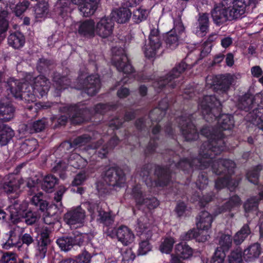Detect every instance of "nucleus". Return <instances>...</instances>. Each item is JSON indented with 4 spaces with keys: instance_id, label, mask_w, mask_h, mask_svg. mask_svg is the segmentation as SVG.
Masks as SVG:
<instances>
[{
    "instance_id": "72a5a7b5",
    "label": "nucleus",
    "mask_w": 263,
    "mask_h": 263,
    "mask_svg": "<svg viewBox=\"0 0 263 263\" xmlns=\"http://www.w3.org/2000/svg\"><path fill=\"white\" fill-rule=\"evenodd\" d=\"M132 12L127 8H120L114 11L112 16L118 23H125L127 22L131 17Z\"/></svg>"
},
{
    "instance_id": "0e129e2a",
    "label": "nucleus",
    "mask_w": 263,
    "mask_h": 263,
    "mask_svg": "<svg viewBox=\"0 0 263 263\" xmlns=\"http://www.w3.org/2000/svg\"><path fill=\"white\" fill-rule=\"evenodd\" d=\"M253 101L251 98L245 97L240 100V102L239 104V107L242 109L248 111L252 108L251 105Z\"/></svg>"
},
{
    "instance_id": "c756f323",
    "label": "nucleus",
    "mask_w": 263,
    "mask_h": 263,
    "mask_svg": "<svg viewBox=\"0 0 263 263\" xmlns=\"http://www.w3.org/2000/svg\"><path fill=\"white\" fill-rule=\"evenodd\" d=\"M14 136V132L9 126L0 123V144L7 145Z\"/></svg>"
},
{
    "instance_id": "4d7b16f0",
    "label": "nucleus",
    "mask_w": 263,
    "mask_h": 263,
    "mask_svg": "<svg viewBox=\"0 0 263 263\" xmlns=\"http://www.w3.org/2000/svg\"><path fill=\"white\" fill-rule=\"evenodd\" d=\"M229 263H243L242 253L240 249L233 251L229 256Z\"/></svg>"
},
{
    "instance_id": "58836bf2",
    "label": "nucleus",
    "mask_w": 263,
    "mask_h": 263,
    "mask_svg": "<svg viewBox=\"0 0 263 263\" xmlns=\"http://www.w3.org/2000/svg\"><path fill=\"white\" fill-rule=\"evenodd\" d=\"M87 163V162L85 159L76 153L71 154L68 160V164L70 165L78 168L85 167Z\"/></svg>"
},
{
    "instance_id": "423d86ee",
    "label": "nucleus",
    "mask_w": 263,
    "mask_h": 263,
    "mask_svg": "<svg viewBox=\"0 0 263 263\" xmlns=\"http://www.w3.org/2000/svg\"><path fill=\"white\" fill-rule=\"evenodd\" d=\"M112 52L111 61L118 70L127 74L132 73L134 69L128 61L124 49L114 47L112 48Z\"/></svg>"
},
{
    "instance_id": "f704fd0d",
    "label": "nucleus",
    "mask_w": 263,
    "mask_h": 263,
    "mask_svg": "<svg viewBox=\"0 0 263 263\" xmlns=\"http://www.w3.org/2000/svg\"><path fill=\"white\" fill-rule=\"evenodd\" d=\"M240 204L241 200L239 197L236 195L233 196L230 198L227 202L218 209L216 214L229 211L236 207L240 206Z\"/></svg>"
},
{
    "instance_id": "6ab92c4d",
    "label": "nucleus",
    "mask_w": 263,
    "mask_h": 263,
    "mask_svg": "<svg viewBox=\"0 0 263 263\" xmlns=\"http://www.w3.org/2000/svg\"><path fill=\"white\" fill-rule=\"evenodd\" d=\"M24 183V180L20 178H15L10 176L8 180L5 181L3 185V189L8 194L15 193L18 195L21 192L22 185Z\"/></svg>"
},
{
    "instance_id": "6e6552de",
    "label": "nucleus",
    "mask_w": 263,
    "mask_h": 263,
    "mask_svg": "<svg viewBox=\"0 0 263 263\" xmlns=\"http://www.w3.org/2000/svg\"><path fill=\"white\" fill-rule=\"evenodd\" d=\"M187 65L185 62H181L176 65L164 78L161 79L159 81L155 82L154 86L155 88H161L165 85H168L171 88H174L177 85V81H175V79L179 77L187 68Z\"/></svg>"
},
{
    "instance_id": "680f3d73",
    "label": "nucleus",
    "mask_w": 263,
    "mask_h": 263,
    "mask_svg": "<svg viewBox=\"0 0 263 263\" xmlns=\"http://www.w3.org/2000/svg\"><path fill=\"white\" fill-rule=\"evenodd\" d=\"M219 77L215 76H208L206 78V86L208 88H212L213 89H217Z\"/></svg>"
},
{
    "instance_id": "ea45409f",
    "label": "nucleus",
    "mask_w": 263,
    "mask_h": 263,
    "mask_svg": "<svg viewBox=\"0 0 263 263\" xmlns=\"http://www.w3.org/2000/svg\"><path fill=\"white\" fill-rule=\"evenodd\" d=\"M165 41L168 48L174 49L179 44V35L174 33V31H170L166 33Z\"/></svg>"
},
{
    "instance_id": "1a4fd4ad",
    "label": "nucleus",
    "mask_w": 263,
    "mask_h": 263,
    "mask_svg": "<svg viewBox=\"0 0 263 263\" xmlns=\"http://www.w3.org/2000/svg\"><path fill=\"white\" fill-rule=\"evenodd\" d=\"M107 236L112 238H117L123 245L127 246L135 240V235L130 229L125 226L118 228H109L106 231Z\"/></svg>"
},
{
    "instance_id": "412c9836",
    "label": "nucleus",
    "mask_w": 263,
    "mask_h": 263,
    "mask_svg": "<svg viewBox=\"0 0 263 263\" xmlns=\"http://www.w3.org/2000/svg\"><path fill=\"white\" fill-rule=\"evenodd\" d=\"M18 228V227L14 228L9 232V234L6 235L2 244L4 249H9L11 248L15 247L18 250H21L22 244L20 241V237L17 236L16 233V229Z\"/></svg>"
},
{
    "instance_id": "b1692460",
    "label": "nucleus",
    "mask_w": 263,
    "mask_h": 263,
    "mask_svg": "<svg viewBox=\"0 0 263 263\" xmlns=\"http://www.w3.org/2000/svg\"><path fill=\"white\" fill-rule=\"evenodd\" d=\"M91 216L93 218L97 216V220L107 226L112 224L114 221V218L110 213L101 210L98 206H94Z\"/></svg>"
},
{
    "instance_id": "2f4dec72",
    "label": "nucleus",
    "mask_w": 263,
    "mask_h": 263,
    "mask_svg": "<svg viewBox=\"0 0 263 263\" xmlns=\"http://www.w3.org/2000/svg\"><path fill=\"white\" fill-rule=\"evenodd\" d=\"M175 252L182 259L190 258L194 254L193 249L185 242H180L175 247Z\"/></svg>"
},
{
    "instance_id": "39448f33",
    "label": "nucleus",
    "mask_w": 263,
    "mask_h": 263,
    "mask_svg": "<svg viewBox=\"0 0 263 263\" xmlns=\"http://www.w3.org/2000/svg\"><path fill=\"white\" fill-rule=\"evenodd\" d=\"M220 106L219 101L214 96H205L199 103L204 119L209 122L217 119Z\"/></svg>"
},
{
    "instance_id": "bf43d9fd",
    "label": "nucleus",
    "mask_w": 263,
    "mask_h": 263,
    "mask_svg": "<svg viewBox=\"0 0 263 263\" xmlns=\"http://www.w3.org/2000/svg\"><path fill=\"white\" fill-rule=\"evenodd\" d=\"M90 140V137L87 135H83L76 138L72 143L75 146L81 147L85 145Z\"/></svg>"
},
{
    "instance_id": "de8ad7c7",
    "label": "nucleus",
    "mask_w": 263,
    "mask_h": 263,
    "mask_svg": "<svg viewBox=\"0 0 263 263\" xmlns=\"http://www.w3.org/2000/svg\"><path fill=\"white\" fill-rule=\"evenodd\" d=\"M89 114V110L88 109H80L72 116V122L74 124H80L87 121L89 118H87L86 115Z\"/></svg>"
},
{
    "instance_id": "aec40b11",
    "label": "nucleus",
    "mask_w": 263,
    "mask_h": 263,
    "mask_svg": "<svg viewBox=\"0 0 263 263\" xmlns=\"http://www.w3.org/2000/svg\"><path fill=\"white\" fill-rule=\"evenodd\" d=\"M27 83H22L19 80H15L13 78H10L7 82V87L13 97L16 98H20L24 100L23 93L25 91H27L26 89V86L24 85Z\"/></svg>"
},
{
    "instance_id": "09e8293b",
    "label": "nucleus",
    "mask_w": 263,
    "mask_h": 263,
    "mask_svg": "<svg viewBox=\"0 0 263 263\" xmlns=\"http://www.w3.org/2000/svg\"><path fill=\"white\" fill-rule=\"evenodd\" d=\"M57 182V179L53 175H47L44 179L42 183V189L47 191L50 192Z\"/></svg>"
},
{
    "instance_id": "c85d7f7f",
    "label": "nucleus",
    "mask_w": 263,
    "mask_h": 263,
    "mask_svg": "<svg viewBox=\"0 0 263 263\" xmlns=\"http://www.w3.org/2000/svg\"><path fill=\"white\" fill-rule=\"evenodd\" d=\"M212 221V215L206 211H203L197 219V227L200 230L208 231L211 228Z\"/></svg>"
},
{
    "instance_id": "7ed1b4c3",
    "label": "nucleus",
    "mask_w": 263,
    "mask_h": 263,
    "mask_svg": "<svg viewBox=\"0 0 263 263\" xmlns=\"http://www.w3.org/2000/svg\"><path fill=\"white\" fill-rule=\"evenodd\" d=\"M28 203L23 201L20 203L18 200H15L8 208L10 217L14 222H17L21 219H24L25 222L29 225L35 223L37 219L36 214L31 211L25 213L28 208Z\"/></svg>"
},
{
    "instance_id": "e2e57ef3",
    "label": "nucleus",
    "mask_w": 263,
    "mask_h": 263,
    "mask_svg": "<svg viewBox=\"0 0 263 263\" xmlns=\"http://www.w3.org/2000/svg\"><path fill=\"white\" fill-rule=\"evenodd\" d=\"M1 261L2 263H16V255L13 253H5L1 257Z\"/></svg>"
},
{
    "instance_id": "e433bc0d",
    "label": "nucleus",
    "mask_w": 263,
    "mask_h": 263,
    "mask_svg": "<svg viewBox=\"0 0 263 263\" xmlns=\"http://www.w3.org/2000/svg\"><path fill=\"white\" fill-rule=\"evenodd\" d=\"M234 81V77L231 74H226L219 77L217 89L222 92H227Z\"/></svg>"
},
{
    "instance_id": "5701e85b",
    "label": "nucleus",
    "mask_w": 263,
    "mask_h": 263,
    "mask_svg": "<svg viewBox=\"0 0 263 263\" xmlns=\"http://www.w3.org/2000/svg\"><path fill=\"white\" fill-rule=\"evenodd\" d=\"M259 196L251 197L244 203L243 207L247 217L249 216L250 214L257 215L259 200L263 199V192L259 193Z\"/></svg>"
},
{
    "instance_id": "a878e982",
    "label": "nucleus",
    "mask_w": 263,
    "mask_h": 263,
    "mask_svg": "<svg viewBox=\"0 0 263 263\" xmlns=\"http://www.w3.org/2000/svg\"><path fill=\"white\" fill-rule=\"evenodd\" d=\"M261 252L260 245L258 243H254L244 250L243 256L245 260L252 261L259 257Z\"/></svg>"
},
{
    "instance_id": "5fc2aeb1",
    "label": "nucleus",
    "mask_w": 263,
    "mask_h": 263,
    "mask_svg": "<svg viewBox=\"0 0 263 263\" xmlns=\"http://www.w3.org/2000/svg\"><path fill=\"white\" fill-rule=\"evenodd\" d=\"M261 169V166L258 165L252 170L249 171L247 174V177L249 181L254 184H257L259 177V172Z\"/></svg>"
},
{
    "instance_id": "a19ab883",
    "label": "nucleus",
    "mask_w": 263,
    "mask_h": 263,
    "mask_svg": "<svg viewBox=\"0 0 263 263\" xmlns=\"http://www.w3.org/2000/svg\"><path fill=\"white\" fill-rule=\"evenodd\" d=\"M251 231L248 224H245L241 229L235 235L234 241L236 245L242 243L250 234Z\"/></svg>"
},
{
    "instance_id": "a211bd4d",
    "label": "nucleus",
    "mask_w": 263,
    "mask_h": 263,
    "mask_svg": "<svg viewBox=\"0 0 263 263\" xmlns=\"http://www.w3.org/2000/svg\"><path fill=\"white\" fill-rule=\"evenodd\" d=\"M74 25L80 35L88 37L95 36V22L93 20H87L77 22Z\"/></svg>"
},
{
    "instance_id": "4c0bfd02",
    "label": "nucleus",
    "mask_w": 263,
    "mask_h": 263,
    "mask_svg": "<svg viewBox=\"0 0 263 263\" xmlns=\"http://www.w3.org/2000/svg\"><path fill=\"white\" fill-rule=\"evenodd\" d=\"M249 115L250 117H252L251 122L263 130V107L254 110L253 112L249 113Z\"/></svg>"
},
{
    "instance_id": "a18cd8bd",
    "label": "nucleus",
    "mask_w": 263,
    "mask_h": 263,
    "mask_svg": "<svg viewBox=\"0 0 263 263\" xmlns=\"http://www.w3.org/2000/svg\"><path fill=\"white\" fill-rule=\"evenodd\" d=\"M175 242V240L173 237H168L164 238L160 245V251L163 253H170L172 251Z\"/></svg>"
},
{
    "instance_id": "4468645a",
    "label": "nucleus",
    "mask_w": 263,
    "mask_h": 263,
    "mask_svg": "<svg viewBox=\"0 0 263 263\" xmlns=\"http://www.w3.org/2000/svg\"><path fill=\"white\" fill-rule=\"evenodd\" d=\"M50 231V229L47 227H43L41 230V238L38 241L35 252V256L40 259H43L46 256L47 246L50 243L49 234Z\"/></svg>"
},
{
    "instance_id": "69168bd1",
    "label": "nucleus",
    "mask_w": 263,
    "mask_h": 263,
    "mask_svg": "<svg viewBox=\"0 0 263 263\" xmlns=\"http://www.w3.org/2000/svg\"><path fill=\"white\" fill-rule=\"evenodd\" d=\"M90 254L87 252H84L76 259H74V263H90Z\"/></svg>"
},
{
    "instance_id": "37998d69",
    "label": "nucleus",
    "mask_w": 263,
    "mask_h": 263,
    "mask_svg": "<svg viewBox=\"0 0 263 263\" xmlns=\"http://www.w3.org/2000/svg\"><path fill=\"white\" fill-rule=\"evenodd\" d=\"M34 12L36 18L45 17L48 13V4L45 1L39 3L35 8Z\"/></svg>"
},
{
    "instance_id": "f257e3e1",
    "label": "nucleus",
    "mask_w": 263,
    "mask_h": 263,
    "mask_svg": "<svg viewBox=\"0 0 263 263\" xmlns=\"http://www.w3.org/2000/svg\"><path fill=\"white\" fill-rule=\"evenodd\" d=\"M218 129L213 130L209 127H203L200 132L202 135L208 139V142H204L199 153L198 159H194L191 162L186 159L181 160L176 164H171V167L176 166L182 170H187L195 165L200 169L209 167L212 162L213 172L217 175L221 173L231 174L233 168L235 166V163L231 160H215L212 153L214 155L220 154L225 149V144L222 138L224 134L222 130H230L233 127L234 121L233 117L230 115L223 114L218 118Z\"/></svg>"
},
{
    "instance_id": "338daca9",
    "label": "nucleus",
    "mask_w": 263,
    "mask_h": 263,
    "mask_svg": "<svg viewBox=\"0 0 263 263\" xmlns=\"http://www.w3.org/2000/svg\"><path fill=\"white\" fill-rule=\"evenodd\" d=\"M210 238V235L208 234V231L200 230L199 229L197 231V234L196 236V240L198 242H205L208 240Z\"/></svg>"
},
{
    "instance_id": "f3484780",
    "label": "nucleus",
    "mask_w": 263,
    "mask_h": 263,
    "mask_svg": "<svg viewBox=\"0 0 263 263\" xmlns=\"http://www.w3.org/2000/svg\"><path fill=\"white\" fill-rule=\"evenodd\" d=\"M132 195L137 204L145 205L149 209L155 208L159 204L158 200L155 197L144 198L142 187L140 185H137L133 188Z\"/></svg>"
},
{
    "instance_id": "9b49d317",
    "label": "nucleus",
    "mask_w": 263,
    "mask_h": 263,
    "mask_svg": "<svg viewBox=\"0 0 263 263\" xmlns=\"http://www.w3.org/2000/svg\"><path fill=\"white\" fill-rule=\"evenodd\" d=\"M179 127L186 141L196 140L198 137V134L195 125L192 123L191 116L182 117L179 119Z\"/></svg>"
},
{
    "instance_id": "79ce46f5",
    "label": "nucleus",
    "mask_w": 263,
    "mask_h": 263,
    "mask_svg": "<svg viewBox=\"0 0 263 263\" xmlns=\"http://www.w3.org/2000/svg\"><path fill=\"white\" fill-rule=\"evenodd\" d=\"M37 146V142L36 139H28L21 144L20 149L24 154H26L34 151Z\"/></svg>"
},
{
    "instance_id": "c9c22d12",
    "label": "nucleus",
    "mask_w": 263,
    "mask_h": 263,
    "mask_svg": "<svg viewBox=\"0 0 263 263\" xmlns=\"http://www.w3.org/2000/svg\"><path fill=\"white\" fill-rule=\"evenodd\" d=\"M9 7L16 16H20L27 10L29 5V2L24 1L15 5L13 0L9 2Z\"/></svg>"
},
{
    "instance_id": "49530a36",
    "label": "nucleus",
    "mask_w": 263,
    "mask_h": 263,
    "mask_svg": "<svg viewBox=\"0 0 263 263\" xmlns=\"http://www.w3.org/2000/svg\"><path fill=\"white\" fill-rule=\"evenodd\" d=\"M238 184L237 181H233L229 177H227L223 179L217 180L215 182V187L217 189H221L227 185L230 190H232L231 187H235Z\"/></svg>"
},
{
    "instance_id": "f03ea898",
    "label": "nucleus",
    "mask_w": 263,
    "mask_h": 263,
    "mask_svg": "<svg viewBox=\"0 0 263 263\" xmlns=\"http://www.w3.org/2000/svg\"><path fill=\"white\" fill-rule=\"evenodd\" d=\"M26 89L23 93L24 100L28 103L36 101V97H42L45 96L50 87V82L48 79L43 75L38 76L33 79L31 85L25 84Z\"/></svg>"
},
{
    "instance_id": "bb28decb",
    "label": "nucleus",
    "mask_w": 263,
    "mask_h": 263,
    "mask_svg": "<svg viewBox=\"0 0 263 263\" xmlns=\"http://www.w3.org/2000/svg\"><path fill=\"white\" fill-rule=\"evenodd\" d=\"M168 107V103L166 99L163 100L159 104V107L155 108L149 114V118L153 125L155 122L160 121L165 115V110Z\"/></svg>"
},
{
    "instance_id": "dca6fc26",
    "label": "nucleus",
    "mask_w": 263,
    "mask_h": 263,
    "mask_svg": "<svg viewBox=\"0 0 263 263\" xmlns=\"http://www.w3.org/2000/svg\"><path fill=\"white\" fill-rule=\"evenodd\" d=\"M155 174L157 176V181L152 182L150 178L146 176V178L143 176L145 184L148 186H163L166 185L170 180V171L166 168L158 166L155 171Z\"/></svg>"
},
{
    "instance_id": "6e6d98bb",
    "label": "nucleus",
    "mask_w": 263,
    "mask_h": 263,
    "mask_svg": "<svg viewBox=\"0 0 263 263\" xmlns=\"http://www.w3.org/2000/svg\"><path fill=\"white\" fill-rule=\"evenodd\" d=\"M148 12L146 9L138 8L133 12V19L136 23H139L145 20Z\"/></svg>"
},
{
    "instance_id": "c03bdc74",
    "label": "nucleus",
    "mask_w": 263,
    "mask_h": 263,
    "mask_svg": "<svg viewBox=\"0 0 263 263\" xmlns=\"http://www.w3.org/2000/svg\"><path fill=\"white\" fill-rule=\"evenodd\" d=\"M9 12L6 9H0V32L4 34L9 26Z\"/></svg>"
},
{
    "instance_id": "3c124183",
    "label": "nucleus",
    "mask_w": 263,
    "mask_h": 263,
    "mask_svg": "<svg viewBox=\"0 0 263 263\" xmlns=\"http://www.w3.org/2000/svg\"><path fill=\"white\" fill-rule=\"evenodd\" d=\"M57 243L65 251L69 250L73 246L72 237H62L57 239Z\"/></svg>"
},
{
    "instance_id": "052dcab7",
    "label": "nucleus",
    "mask_w": 263,
    "mask_h": 263,
    "mask_svg": "<svg viewBox=\"0 0 263 263\" xmlns=\"http://www.w3.org/2000/svg\"><path fill=\"white\" fill-rule=\"evenodd\" d=\"M147 239L146 238V240H143L139 243V248L138 251L139 255H145L151 250V246Z\"/></svg>"
},
{
    "instance_id": "4be33fe9",
    "label": "nucleus",
    "mask_w": 263,
    "mask_h": 263,
    "mask_svg": "<svg viewBox=\"0 0 263 263\" xmlns=\"http://www.w3.org/2000/svg\"><path fill=\"white\" fill-rule=\"evenodd\" d=\"M99 0L85 1L79 5V9L83 16L89 17L93 15L98 7Z\"/></svg>"
},
{
    "instance_id": "774afa93",
    "label": "nucleus",
    "mask_w": 263,
    "mask_h": 263,
    "mask_svg": "<svg viewBox=\"0 0 263 263\" xmlns=\"http://www.w3.org/2000/svg\"><path fill=\"white\" fill-rule=\"evenodd\" d=\"M51 209H50L49 210H47V212L44 214L43 219L44 222L48 225H51L56 221V218L54 215L55 212L50 214V211Z\"/></svg>"
},
{
    "instance_id": "9d476101",
    "label": "nucleus",
    "mask_w": 263,
    "mask_h": 263,
    "mask_svg": "<svg viewBox=\"0 0 263 263\" xmlns=\"http://www.w3.org/2000/svg\"><path fill=\"white\" fill-rule=\"evenodd\" d=\"M162 47V42L159 31L154 29L151 31L148 42L143 48L145 56L147 58L154 57Z\"/></svg>"
},
{
    "instance_id": "13d9d810",
    "label": "nucleus",
    "mask_w": 263,
    "mask_h": 263,
    "mask_svg": "<svg viewBox=\"0 0 263 263\" xmlns=\"http://www.w3.org/2000/svg\"><path fill=\"white\" fill-rule=\"evenodd\" d=\"M225 257V252L217 248L211 259V263H223Z\"/></svg>"
},
{
    "instance_id": "7c9ffc66",
    "label": "nucleus",
    "mask_w": 263,
    "mask_h": 263,
    "mask_svg": "<svg viewBox=\"0 0 263 263\" xmlns=\"http://www.w3.org/2000/svg\"><path fill=\"white\" fill-rule=\"evenodd\" d=\"M198 21V26L197 27L196 34L200 37L204 36L209 30V19L208 14L202 13L200 14Z\"/></svg>"
},
{
    "instance_id": "20e7f679",
    "label": "nucleus",
    "mask_w": 263,
    "mask_h": 263,
    "mask_svg": "<svg viewBox=\"0 0 263 263\" xmlns=\"http://www.w3.org/2000/svg\"><path fill=\"white\" fill-rule=\"evenodd\" d=\"M104 180L106 184L101 181L97 183V189L101 194L107 192V185L121 186L124 183L125 178L122 170L110 168L106 172Z\"/></svg>"
},
{
    "instance_id": "393cba45",
    "label": "nucleus",
    "mask_w": 263,
    "mask_h": 263,
    "mask_svg": "<svg viewBox=\"0 0 263 263\" xmlns=\"http://www.w3.org/2000/svg\"><path fill=\"white\" fill-rule=\"evenodd\" d=\"M15 109L9 102L1 100L0 102V120L8 122L14 117Z\"/></svg>"
},
{
    "instance_id": "603ef678",
    "label": "nucleus",
    "mask_w": 263,
    "mask_h": 263,
    "mask_svg": "<svg viewBox=\"0 0 263 263\" xmlns=\"http://www.w3.org/2000/svg\"><path fill=\"white\" fill-rule=\"evenodd\" d=\"M53 81L57 89L59 90L66 88L69 84V80L66 77H61L59 75L53 77Z\"/></svg>"
},
{
    "instance_id": "864d4df0",
    "label": "nucleus",
    "mask_w": 263,
    "mask_h": 263,
    "mask_svg": "<svg viewBox=\"0 0 263 263\" xmlns=\"http://www.w3.org/2000/svg\"><path fill=\"white\" fill-rule=\"evenodd\" d=\"M232 238L229 235H222L219 240V245L220 247L218 248L221 251H228L230 248L232 244Z\"/></svg>"
},
{
    "instance_id": "473e14b6",
    "label": "nucleus",
    "mask_w": 263,
    "mask_h": 263,
    "mask_svg": "<svg viewBox=\"0 0 263 263\" xmlns=\"http://www.w3.org/2000/svg\"><path fill=\"white\" fill-rule=\"evenodd\" d=\"M8 44L15 49H19L25 44V37L20 32L11 33L8 37Z\"/></svg>"
},
{
    "instance_id": "ddd939ff",
    "label": "nucleus",
    "mask_w": 263,
    "mask_h": 263,
    "mask_svg": "<svg viewBox=\"0 0 263 263\" xmlns=\"http://www.w3.org/2000/svg\"><path fill=\"white\" fill-rule=\"evenodd\" d=\"M100 88V80L98 75L87 77L83 83H80L77 89H83L89 96L96 95Z\"/></svg>"
},
{
    "instance_id": "8fccbe9b",
    "label": "nucleus",
    "mask_w": 263,
    "mask_h": 263,
    "mask_svg": "<svg viewBox=\"0 0 263 263\" xmlns=\"http://www.w3.org/2000/svg\"><path fill=\"white\" fill-rule=\"evenodd\" d=\"M46 124V120L45 119H43L42 120L36 121L32 124L28 125L27 127L29 128L28 130L30 133H32L33 132H40L45 128Z\"/></svg>"
},
{
    "instance_id": "0eeeda50",
    "label": "nucleus",
    "mask_w": 263,
    "mask_h": 263,
    "mask_svg": "<svg viewBox=\"0 0 263 263\" xmlns=\"http://www.w3.org/2000/svg\"><path fill=\"white\" fill-rule=\"evenodd\" d=\"M86 217L85 210L81 206H78L68 210L65 214L64 219L70 227L77 228L84 225Z\"/></svg>"
},
{
    "instance_id": "cd10ccee",
    "label": "nucleus",
    "mask_w": 263,
    "mask_h": 263,
    "mask_svg": "<svg viewBox=\"0 0 263 263\" xmlns=\"http://www.w3.org/2000/svg\"><path fill=\"white\" fill-rule=\"evenodd\" d=\"M136 230L140 235L144 236L147 239L152 237V233L150 229L148 219L146 216H142L138 220Z\"/></svg>"
},
{
    "instance_id": "f8f14e48",
    "label": "nucleus",
    "mask_w": 263,
    "mask_h": 263,
    "mask_svg": "<svg viewBox=\"0 0 263 263\" xmlns=\"http://www.w3.org/2000/svg\"><path fill=\"white\" fill-rule=\"evenodd\" d=\"M27 186L30 189L29 191V194L30 195H34L31 200L32 204L39 206L40 210L42 211L45 210H49L53 208L52 206L48 208L47 201L42 199V193L38 192L39 186L35 182L32 180H29L27 182Z\"/></svg>"
},
{
    "instance_id": "2eb2a0df",
    "label": "nucleus",
    "mask_w": 263,
    "mask_h": 263,
    "mask_svg": "<svg viewBox=\"0 0 263 263\" xmlns=\"http://www.w3.org/2000/svg\"><path fill=\"white\" fill-rule=\"evenodd\" d=\"M114 25L111 18L102 17L95 24V34L102 38H107L112 34Z\"/></svg>"
}]
</instances>
